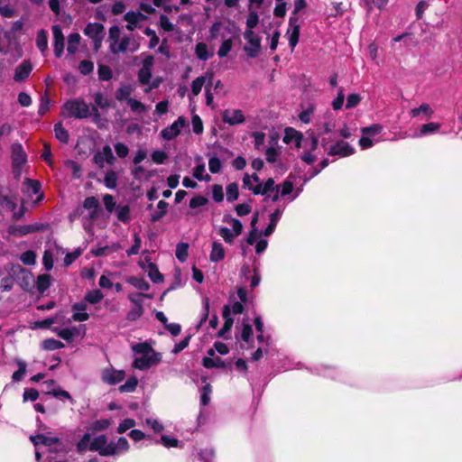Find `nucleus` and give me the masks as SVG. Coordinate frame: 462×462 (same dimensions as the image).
I'll use <instances>...</instances> for the list:
<instances>
[{"label":"nucleus","mask_w":462,"mask_h":462,"mask_svg":"<svg viewBox=\"0 0 462 462\" xmlns=\"http://www.w3.org/2000/svg\"><path fill=\"white\" fill-rule=\"evenodd\" d=\"M4 272L6 273V276L3 277L0 282V290L2 291H9L13 289L16 282V275H13L10 271V264L4 267Z\"/></svg>","instance_id":"bb28decb"},{"label":"nucleus","mask_w":462,"mask_h":462,"mask_svg":"<svg viewBox=\"0 0 462 462\" xmlns=\"http://www.w3.org/2000/svg\"><path fill=\"white\" fill-rule=\"evenodd\" d=\"M193 177L199 181H209L211 180V177L208 173H206V168L204 163H200L193 169Z\"/></svg>","instance_id":"a19ab883"},{"label":"nucleus","mask_w":462,"mask_h":462,"mask_svg":"<svg viewBox=\"0 0 462 462\" xmlns=\"http://www.w3.org/2000/svg\"><path fill=\"white\" fill-rule=\"evenodd\" d=\"M127 105L130 109L134 113H143L146 110L145 106L137 99L128 98Z\"/></svg>","instance_id":"e2e57ef3"},{"label":"nucleus","mask_w":462,"mask_h":462,"mask_svg":"<svg viewBox=\"0 0 462 462\" xmlns=\"http://www.w3.org/2000/svg\"><path fill=\"white\" fill-rule=\"evenodd\" d=\"M222 316L225 319V324L223 328L218 332L219 336H223L225 331L229 330L232 328L233 325V319L230 316V308L228 305L224 306Z\"/></svg>","instance_id":"e433bc0d"},{"label":"nucleus","mask_w":462,"mask_h":462,"mask_svg":"<svg viewBox=\"0 0 462 462\" xmlns=\"http://www.w3.org/2000/svg\"><path fill=\"white\" fill-rule=\"evenodd\" d=\"M36 45L41 52L44 55L48 49V34L45 30L42 29L37 32Z\"/></svg>","instance_id":"c9c22d12"},{"label":"nucleus","mask_w":462,"mask_h":462,"mask_svg":"<svg viewBox=\"0 0 462 462\" xmlns=\"http://www.w3.org/2000/svg\"><path fill=\"white\" fill-rule=\"evenodd\" d=\"M226 250L222 243L214 241L211 245V251L209 254V260L212 263H218L225 258Z\"/></svg>","instance_id":"cd10ccee"},{"label":"nucleus","mask_w":462,"mask_h":462,"mask_svg":"<svg viewBox=\"0 0 462 462\" xmlns=\"http://www.w3.org/2000/svg\"><path fill=\"white\" fill-rule=\"evenodd\" d=\"M300 32V18L295 15H291L289 18L286 36L288 38L289 46L291 47V51L294 50V48L296 47V45L299 42Z\"/></svg>","instance_id":"6e6552de"},{"label":"nucleus","mask_w":462,"mask_h":462,"mask_svg":"<svg viewBox=\"0 0 462 462\" xmlns=\"http://www.w3.org/2000/svg\"><path fill=\"white\" fill-rule=\"evenodd\" d=\"M48 394H51L53 397L57 398L58 400L65 402H69L70 403H74V400L69 394V392L62 390L60 387L54 388L51 391L48 392Z\"/></svg>","instance_id":"f704fd0d"},{"label":"nucleus","mask_w":462,"mask_h":462,"mask_svg":"<svg viewBox=\"0 0 462 462\" xmlns=\"http://www.w3.org/2000/svg\"><path fill=\"white\" fill-rule=\"evenodd\" d=\"M131 349L134 356L133 366L141 371L156 366L162 359V353L153 349L152 341L132 344Z\"/></svg>","instance_id":"f257e3e1"},{"label":"nucleus","mask_w":462,"mask_h":462,"mask_svg":"<svg viewBox=\"0 0 462 462\" xmlns=\"http://www.w3.org/2000/svg\"><path fill=\"white\" fill-rule=\"evenodd\" d=\"M143 32L146 36L150 37L149 48H155L159 43V37L156 35L155 31L147 27Z\"/></svg>","instance_id":"69168bd1"},{"label":"nucleus","mask_w":462,"mask_h":462,"mask_svg":"<svg viewBox=\"0 0 462 462\" xmlns=\"http://www.w3.org/2000/svg\"><path fill=\"white\" fill-rule=\"evenodd\" d=\"M91 442V436L89 433H85L80 440L77 444V450L79 453H84L89 449V444Z\"/></svg>","instance_id":"864d4df0"},{"label":"nucleus","mask_w":462,"mask_h":462,"mask_svg":"<svg viewBox=\"0 0 462 462\" xmlns=\"http://www.w3.org/2000/svg\"><path fill=\"white\" fill-rule=\"evenodd\" d=\"M442 125L438 122H430L422 125L418 131L412 134L413 138H421L439 133Z\"/></svg>","instance_id":"4be33fe9"},{"label":"nucleus","mask_w":462,"mask_h":462,"mask_svg":"<svg viewBox=\"0 0 462 462\" xmlns=\"http://www.w3.org/2000/svg\"><path fill=\"white\" fill-rule=\"evenodd\" d=\"M93 160L98 167L104 168L106 164L113 165L116 162V157L113 154L111 147L105 145L94 154Z\"/></svg>","instance_id":"2eb2a0df"},{"label":"nucleus","mask_w":462,"mask_h":462,"mask_svg":"<svg viewBox=\"0 0 462 462\" xmlns=\"http://www.w3.org/2000/svg\"><path fill=\"white\" fill-rule=\"evenodd\" d=\"M161 443L166 447V448H178L181 447L180 445V441L173 437L167 436V435H162L161 437Z\"/></svg>","instance_id":"0e129e2a"},{"label":"nucleus","mask_w":462,"mask_h":462,"mask_svg":"<svg viewBox=\"0 0 462 462\" xmlns=\"http://www.w3.org/2000/svg\"><path fill=\"white\" fill-rule=\"evenodd\" d=\"M109 49L114 54L120 52H134L139 48V43L133 35H125L121 37V30L118 26L114 25L109 29Z\"/></svg>","instance_id":"7ed1b4c3"},{"label":"nucleus","mask_w":462,"mask_h":462,"mask_svg":"<svg viewBox=\"0 0 462 462\" xmlns=\"http://www.w3.org/2000/svg\"><path fill=\"white\" fill-rule=\"evenodd\" d=\"M53 34V47L54 53L57 58H60L64 51V36L62 33L61 27L59 24H55L51 28Z\"/></svg>","instance_id":"412c9836"},{"label":"nucleus","mask_w":462,"mask_h":462,"mask_svg":"<svg viewBox=\"0 0 462 462\" xmlns=\"http://www.w3.org/2000/svg\"><path fill=\"white\" fill-rule=\"evenodd\" d=\"M383 130V126L378 124L372 125L367 127L361 128V134L374 138Z\"/></svg>","instance_id":"3c124183"},{"label":"nucleus","mask_w":462,"mask_h":462,"mask_svg":"<svg viewBox=\"0 0 462 462\" xmlns=\"http://www.w3.org/2000/svg\"><path fill=\"white\" fill-rule=\"evenodd\" d=\"M52 331L55 332L59 337L70 343L77 337L80 336L81 334H85V328L84 326H72L67 328L55 327L52 328Z\"/></svg>","instance_id":"ddd939ff"},{"label":"nucleus","mask_w":462,"mask_h":462,"mask_svg":"<svg viewBox=\"0 0 462 462\" xmlns=\"http://www.w3.org/2000/svg\"><path fill=\"white\" fill-rule=\"evenodd\" d=\"M168 206H169V204L166 201L160 200L157 204L158 210L156 212H154L153 214H152L151 220L152 222H157L161 218H162L167 212Z\"/></svg>","instance_id":"58836bf2"},{"label":"nucleus","mask_w":462,"mask_h":462,"mask_svg":"<svg viewBox=\"0 0 462 462\" xmlns=\"http://www.w3.org/2000/svg\"><path fill=\"white\" fill-rule=\"evenodd\" d=\"M138 384V380L135 376L129 377L126 382L119 386L121 393H133L135 391Z\"/></svg>","instance_id":"c03bdc74"},{"label":"nucleus","mask_w":462,"mask_h":462,"mask_svg":"<svg viewBox=\"0 0 462 462\" xmlns=\"http://www.w3.org/2000/svg\"><path fill=\"white\" fill-rule=\"evenodd\" d=\"M222 117L223 121L230 125H241L245 121V115L240 109H226Z\"/></svg>","instance_id":"6ab92c4d"},{"label":"nucleus","mask_w":462,"mask_h":462,"mask_svg":"<svg viewBox=\"0 0 462 462\" xmlns=\"http://www.w3.org/2000/svg\"><path fill=\"white\" fill-rule=\"evenodd\" d=\"M132 94V88L130 86H122L116 92V98L118 101L126 100L128 102V98H131L130 96Z\"/></svg>","instance_id":"603ef678"},{"label":"nucleus","mask_w":462,"mask_h":462,"mask_svg":"<svg viewBox=\"0 0 462 462\" xmlns=\"http://www.w3.org/2000/svg\"><path fill=\"white\" fill-rule=\"evenodd\" d=\"M26 191L29 194L35 195L41 190V183L38 180L26 179L23 182Z\"/></svg>","instance_id":"49530a36"},{"label":"nucleus","mask_w":462,"mask_h":462,"mask_svg":"<svg viewBox=\"0 0 462 462\" xmlns=\"http://www.w3.org/2000/svg\"><path fill=\"white\" fill-rule=\"evenodd\" d=\"M125 377L124 370L115 369L113 366L106 367L101 371V380L109 385H116L121 383Z\"/></svg>","instance_id":"f8f14e48"},{"label":"nucleus","mask_w":462,"mask_h":462,"mask_svg":"<svg viewBox=\"0 0 462 462\" xmlns=\"http://www.w3.org/2000/svg\"><path fill=\"white\" fill-rule=\"evenodd\" d=\"M189 125L184 116H179L171 125L163 128L160 135L163 140L171 141L179 136L186 126Z\"/></svg>","instance_id":"0eeeda50"},{"label":"nucleus","mask_w":462,"mask_h":462,"mask_svg":"<svg viewBox=\"0 0 462 462\" xmlns=\"http://www.w3.org/2000/svg\"><path fill=\"white\" fill-rule=\"evenodd\" d=\"M42 346L44 350L53 351L64 347V344L54 338H48L42 341Z\"/></svg>","instance_id":"37998d69"},{"label":"nucleus","mask_w":462,"mask_h":462,"mask_svg":"<svg viewBox=\"0 0 462 462\" xmlns=\"http://www.w3.org/2000/svg\"><path fill=\"white\" fill-rule=\"evenodd\" d=\"M136 422L134 419H125L119 423V426L117 427V433L123 434L128 430L134 428L135 426Z\"/></svg>","instance_id":"680f3d73"},{"label":"nucleus","mask_w":462,"mask_h":462,"mask_svg":"<svg viewBox=\"0 0 462 462\" xmlns=\"http://www.w3.org/2000/svg\"><path fill=\"white\" fill-rule=\"evenodd\" d=\"M84 208L89 211V217L91 219L97 217V211L99 208L98 199L95 197H88L83 202Z\"/></svg>","instance_id":"c756f323"},{"label":"nucleus","mask_w":462,"mask_h":462,"mask_svg":"<svg viewBox=\"0 0 462 462\" xmlns=\"http://www.w3.org/2000/svg\"><path fill=\"white\" fill-rule=\"evenodd\" d=\"M81 37L78 32H72L68 36V47L67 51L69 54H74L79 49Z\"/></svg>","instance_id":"72a5a7b5"},{"label":"nucleus","mask_w":462,"mask_h":462,"mask_svg":"<svg viewBox=\"0 0 462 462\" xmlns=\"http://www.w3.org/2000/svg\"><path fill=\"white\" fill-rule=\"evenodd\" d=\"M95 104L99 108H107L111 106V101L102 93L97 92L94 96Z\"/></svg>","instance_id":"4d7b16f0"},{"label":"nucleus","mask_w":462,"mask_h":462,"mask_svg":"<svg viewBox=\"0 0 462 462\" xmlns=\"http://www.w3.org/2000/svg\"><path fill=\"white\" fill-rule=\"evenodd\" d=\"M35 283L37 291L43 293L51 285V277L48 274H41L37 277Z\"/></svg>","instance_id":"4c0bfd02"},{"label":"nucleus","mask_w":462,"mask_h":462,"mask_svg":"<svg viewBox=\"0 0 462 462\" xmlns=\"http://www.w3.org/2000/svg\"><path fill=\"white\" fill-rule=\"evenodd\" d=\"M355 149L345 141H337L335 144L331 145L328 149V155H338L340 157H346L353 154Z\"/></svg>","instance_id":"a211bd4d"},{"label":"nucleus","mask_w":462,"mask_h":462,"mask_svg":"<svg viewBox=\"0 0 462 462\" xmlns=\"http://www.w3.org/2000/svg\"><path fill=\"white\" fill-rule=\"evenodd\" d=\"M97 73H98V78L101 80H109L113 75L111 69L106 65H99Z\"/></svg>","instance_id":"774afa93"},{"label":"nucleus","mask_w":462,"mask_h":462,"mask_svg":"<svg viewBox=\"0 0 462 462\" xmlns=\"http://www.w3.org/2000/svg\"><path fill=\"white\" fill-rule=\"evenodd\" d=\"M10 271L13 275H16V282L24 291H31L33 282V274L22 267L20 264L10 263Z\"/></svg>","instance_id":"423d86ee"},{"label":"nucleus","mask_w":462,"mask_h":462,"mask_svg":"<svg viewBox=\"0 0 462 462\" xmlns=\"http://www.w3.org/2000/svg\"><path fill=\"white\" fill-rule=\"evenodd\" d=\"M244 38L248 45L245 46L244 50L250 58H254L258 55L261 47L260 37L252 30H245Z\"/></svg>","instance_id":"1a4fd4ad"},{"label":"nucleus","mask_w":462,"mask_h":462,"mask_svg":"<svg viewBox=\"0 0 462 462\" xmlns=\"http://www.w3.org/2000/svg\"><path fill=\"white\" fill-rule=\"evenodd\" d=\"M146 18V15L142 13L133 11L127 12L124 16V19L127 22L126 29L129 31H134L137 27V24Z\"/></svg>","instance_id":"a878e982"},{"label":"nucleus","mask_w":462,"mask_h":462,"mask_svg":"<svg viewBox=\"0 0 462 462\" xmlns=\"http://www.w3.org/2000/svg\"><path fill=\"white\" fill-rule=\"evenodd\" d=\"M282 141L286 144L294 146L297 149L304 147L306 143V141L303 139V134L292 127L285 128Z\"/></svg>","instance_id":"4468645a"},{"label":"nucleus","mask_w":462,"mask_h":462,"mask_svg":"<svg viewBox=\"0 0 462 462\" xmlns=\"http://www.w3.org/2000/svg\"><path fill=\"white\" fill-rule=\"evenodd\" d=\"M104 298L103 293L99 290H93L88 291L85 296V302L90 304H96L102 300Z\"/></svg>","instance_id":"de8ad7c7"},{"label":"nucleus","mask_w":462,"mask_h":462,"mask_svg":"<svg viewBox=\"0 0 462 462\" xmlns=\"http://www.w3.org/2000/svg\"><path fill=\"white\" fill-rule=\"evenodd\" d=\"M71 310L73 311V315L71 319L68 320V322H70L71 320L82 322L87 321L89 319V314L87 312L88 305L85 301L74 303L71 306Z\"/></svg>","instance_id":"aec40b11"},{"label":"nucleus","mask_w":462,"mask_h":462,"mask_svg":"<svg viewBox=\"0 0 462 462\" xmlns=\"http://www.w3.org/2000/svg\"><path fill=\"white\" fill-rule=\"evenodd\" d=\"M17 365H18V370H16L13 374V375H12V379L14 382L21 381L23 378V376L25 375V374H26V364H25V362H23L22 360H18L17 361Z\"/></svg>","instance_id":"6e6d98bb"},{"label":"nucleus","mask_w":462,"mask_h":462,"mask_svg":"<svg viewBox=\"0 0 462 462\" xmlns=\"http://www.w3.org/2000/svg\"><path fill=\"white\" fill-rule=\"evenodd\" d=\"M266 160L268 162L274 163L277 162L280 156L279 148L276 147H269L265 152Z\"/></svg>","instance_id":"338daca9"},{"label":"nucleus","mask_w":462,"mask_h":462,"mask_svg":"<svg viewBox=\"0 0 462 462\" xmlns=\"http://www.w3.org/2000/svg\"><path fill=\"white\" fill-rule=\"evenodd\" d=\"M153 64V57L152 55L145 56L143 60L142 67L138 71V81L140 84L146 85L150 83Z\"/></svg>","instance_id":"f3484780"},{"label":"nucleus","mask_w":462,"mask_h":462,"mask_svg":"<svg viewBox=\"0 0 462 462\" xmlns=\"http://www.w3.org/2000/svg\"><path fill=\"white\" fill-rule=\"evenodd\" d=\"M243 186L255 195H267L268 198H270L269 193L273 192L272 201L275 202L278 200L279 187L275 186L274 180L272 178H269L263 183L256 173L251 175L245 173L243 178Z\"/></svg>","instance_id":"f03ea898"},{"label":"nucleus","mask_w":462,"mask_h":462,"mask_svg":"<svg viewBox=\"0 0 462 462\" xmlns=\"http://www.w3.org/2000/svg\"><path fill=\"white\" fill-rule=\"evenodd\" d=\"M410 114L412 117H418L420 115H423L426 118H430L434 114V111L429 104L423 103L419 107L412 108L410 111Z\"/></svg>","instance_id":"2f4dec72"},{"label":"nucleus","mask_w":462,"mask_h":462,"mask_svg":"<svg viewBox=\"0 0 462 462\" xmlns=\"http://www.w3.org/2000/svg\"><path fill=\"white\" fill-rule=\"evenodd\" d=\"M89 450L98 452L101 456H110V441L106 435L97 436L91 440Z\"/></svg>","instance_id":"dca6fc26"},{"label":"nucleus","mask_w":462,"mask_h":462,"mask_svg":"<svg viewBox=\"0 0 462 462\" xmlns=\"http://www.w3.org/2000/svg\"><path fill=\"white\" fill-rule=\"evenodd\" d=\"M336 117L331 111H326L317 122L318 135L331 133L336 127Z\"/></svg>","instance_id":"9d476101"},{"label":"nucleus","mask_w":462,"mask_h":462,"mask_svg":"<svg viewBox=\"0 0 462 462\" xmlns=\"http://www.w3.org/2000/svg\"><path fill=\"white\" fill-rule=\"evenodd\" d=\"M30 439L35 447L40 445L51 447V445L59 442V439L57 437H51L44 434L31 436Z\"/></svg>","instance_id":"c85d7f7f"},{"label":"nucleus","mask_w":462,"mask_h":462,"mask_svg":"<svg viewBox=\"0 0 462 462\" xmlns=\"http://www.w3.org/2000/svg\"><path fill=\"white\" fill-rule=\"evenodd\" d=\"M20 259L25 265H34L36 263V254L32 250H28L21 254Z\"/></svg>","instance_id":"bf43d9fd"},{"label":"nucleus","mask_w":462,"mask_h":462,"mask_svg":"<svg viewBox=\"0 0 462 462\" xmlns=\"http://www.w3.org/2000/svg\"><path fill=\"white\" fill-rule=\"evenodd\" d=\"M32 70V66L29 60H23L19 66L16 67L14 71V79L16 82H22L26 79Z\"/></svg>","instance_id":"b1692460"},{"label":"nucleus","mask_w":462,"mask_h":462,"mask_svg":"<svg viewBox=\"0 0 462 462\" xmlns=\"http://www.w3.org/2000/svg\"><path fill=\"white\" fill-rule=\"evenodd\" d=\"M129 442L125 437H120L117 440L110 441V456H117L129 450Z\"/></svg>","instance_id":"393cba45"},{"label":"nucleus","mask_w":462,"mask_h":462,"mask_svg":"<svg viewBox=\"0 0 462 462\" xmlns=\"http://www.w3.org/2000/svg\"><path fill=\"white\" fill-rule=\"evenodd\" d=\"M223 222L231 225L232 228L230 229L226 226H219L217 233L226 244L231 245L235 238L242 234L243 224L239 219H236L227 214L224 215Z\"/></svg>","instance_id":"20e7f679"},{"label":"nucleus","mask_w":462,"mask_h":462,"mask_svg":"<svg viewBox=\"0 0 462 462\" xmlns=\"http://www.w3.org/2000/svg\"><path fill=\"white\" fill-rule=\"evenodd\" d=\"M118 174L115 171H108L104 179V183L106 188L115 189L117 186Z\"/></svg>","instance_id":"ea45409f"},{"label":"nucleus","mask_w":462,"mask_h":462,"mask_svg":"<svg viewBox=\"0 0 462 462\" xmlns=\"http://www.w3.org/2000/svg\"><path fill=\"white\" fill-rule=\"evenodd\" d=\"M141 245H142L141 237L137 233H135L134 235V245L129 249L126 250L127 255L131 256V255L138 254L140 248H141Z\"/></svg>","instance_id":"13d9d810"},{"label":"nucleus","mask_w":462,"mask_h":462,"mask_svg":"<svg viewBox=\"0 0 462 462\" xmlns=\"http://www.w3.org/2000/svg\"><path fill=\"white\" fill-rule=\"evenodd\" d=\"M282 210L278 208V209L274 210L270 215V223H269L268 226L263 231V235L265 236H268L274 232V229L276 227V225H277L279 219L282 217Z\"/></svg>","instance_id":"7c9ffc66"},{"label":"nucleus","mask_w":462,"mask_h":462,"mask_svg":"<svg viewBox=\"0 0 462 462\" xmlns=\"http://www.w3.org/2000/svg\"><path fill=\"white\" fill-rule=\"evenodd\" d=\"M175 254L180 262L184 263L188 258L189 245L183 242L179 243L176 246Z\"/></svg>","instance_id":"79ce46f5"},{"label":"nucleus","mask_w":462,"mask_h":462,"mask_svg":"<svg viewBox=\"0 0 462 462\" xmlns=\"http://www.w3.org/2000/svg\"><path fill=\"white\" fill-rule=\"evenodd\" d=\"M12 164L13 170L15 173L20 172L22 167L27 161V156L21 143H14L12 144Z\"/></svg>","instance_id":"9b49d317"},{"label":"nucleus","mask_w":462,"mask_h":462,"mask_svg":"<svg viewBox=\"0 0 462 462\" xmlns=\"http://www.w3.org/2000/svg\"><path fill=\"white\" fill-rule=\"evenodd\" d=\"M54 132L56 138L63 143H67L69 142V133L68 131L62 126L61 123H57L54 125Z\"/></svg>","instance_id":"a18cd8bd"},{"label":"nucleus","mask_w":462,"mask_h":462,"mask_svg":"<svg viewBox=\"0 0 462 462\" xmlns=\"http://www.w3.org/2000/svg\"><path fill=\"white\" fill-rule=\"evenodd\" d=\"M84 34L91 40L104 38L105 27L99 23H89L84 29Z\"/></svg>","instance_id":"5701e85b"},{"label":"nucleus","mask_w":462,"mask_h":462,"mask_svg":"<svg viewBox=\"0 0 462 462\" xmlns=\"http://www.w3.org/2000/svg\"><path fill=\"white\" fill-rule=\"evenodd\" d=\"M64 110L70 117L87 118L91 115L88 105L81 98L69 100L64 105Z\"/></svg>","instance_id":"39448f33"},{"label":"nucleus","mask_w":462,"mask_h":462,"mask_svg":"<svg viewBox=\"0 0 462 462\" xmlns=\"http://www.w3.org/2000/svg\"><path fill=\"white\" fill-rule=\"evenodd\" d=\"M195 54L200 60L206 61L213 56L208 51V45L204 42H198L195 47Z\"/></svg>","instance_id":"473e14b6"},{"label":"nucleus","mask_w":462,"mask_h":462,"mask_svg":"<svg viewBox=\"0 0 462 462\" xmlns=\"http://www.w3.org/2000/svg\"><path fill=\"white\" fill-rule=\"evenodd\" d=\"M206 79H207L206 76H200L192 81L191 92L194 96H198L200 93V91L206 82Z\"/></svg>","instance_id":"5fc2aeb1"},{"label":"nucleus","mask_w":462,"mask_h":462,"mask_svg":"<svg viewBox=\"0 0 462 462\" xmlns=\"http://www.w3.org/2000/svg\"><path fill=\"white\" fill-rule=\"evenodd\" d=\"M226 199L229 202H233L238 199V185L235 182L229 183L226 186Z\"/></svg>","instance_id":"8fccbe9b"},{"label":"nucleus","mask_w":462,"mask_h":462,"mask_svg":"<svg viewBox=\"0 0 462 462\" xmlns=\"http://www.w3.org/2000/svg\"><path fill=\"white\" fill-rule=\"evenodd\" d=\"M233 46V42L231 39H226L223 41L222 44L220 45L217 55L219 58H225L227 56L229 51H231Z\"/></svg>","instance_id":"052dcab7"},{"label":"nucleus","mask_w":462,"mask_h":462,"mask_svg":"<svg viewBox=\"0 0 462 462\" xmlns=\"http://www.w3.org/2000/svg\"><path fill=\"white\" fill-rule=\"evenodd\" d=\"M117 218L124 222L128 223L130 221V208L127 205L118 206L116 208Z\"/></svg>","instance_id":"09e8293b"}]
</instances>
